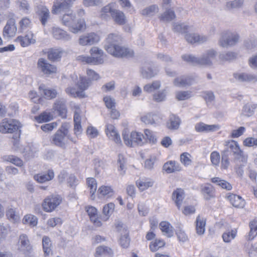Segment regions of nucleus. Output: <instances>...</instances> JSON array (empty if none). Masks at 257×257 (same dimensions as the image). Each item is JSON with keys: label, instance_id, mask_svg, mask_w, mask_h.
<instances>
[{"label": "nucleus", "instance_id": "obj_1", "mask_svg": "<svg viewBox=\"0 0 257 257\" xmlns=\"http://www.w3.org/2000/svg\"><path fill=\"white\" fill-rule=\"evenodd\" d=\"M52 13L60 14V19L62 24L67 27L69 30L73 33H78L85 26L84 20L81 18H77L71 8L63 11L59 10L56 13Z\"/></svg>", "mask_w": 257, "mask_h": 257}, {"label": "nucleus", "instance_id": "obj_2", "mask_svg": "<svg viewBox=\"0 0 257 257\" xmlns=\"http://www.w3.org/2000/svg\"><path fill=\"white\" fill-rule=\"evenodd\" d=\"M105 49L110 54L116 57H130L133 56V51L119 45L121 38L119 36L111 34L107 38Z\"/></svg>", "mask_w": 257, "mask_h": 257}, {"label": "nucleus", "instance_id": "obj_3", "mask_svg": "<svg viewBox=\"0 0 257 257\" xmlns=\"http://www.w3.org/2000/svg\"><path fill=\"white\" fill-rule=\"evenodd\" d=\"M249 227L250 231L246 236V239L248 241L247 248L248 254L250 257H253L256 255L257 253L256 242H252L253 240L257 236V221L255 220L250 221Z\"/></svg>", "mask_w": 257, "mask_h": 257}, {"label": "nucleus", "instance_id": "obj_4", "mask_svg": "<svg viewBox=\"0 0 257 257\" xmlns=\"http://www.w3.org/2000/svg\"><path fill=\"white\" fill-rule=\"evenodd\" d=\"M122 137L125 145L130 147H134L138 145L142 146L145 143L144 135L137 132H132L130 134L126 131L123 132Z\"/></svg>", "mask_w": 257, "mask_h": 257}, {"label": "nucleus", "instance_id": "obj_5", "mask_svg": "<svg viewBox=\"0 0 257 257\" xmlns=\"http://www.w3.org/2000/svg\"><path fill=\"white\" fill-rule=\"evenodd\" d=\"M239 36L236 32H231L229 31H224L221 34L219 40V45L223 48L235 45L238 41Z\"/></svg>", "mask_w": 257, "mask_h": 257}, {"label": "nucleus", "instance_id": "obj_6", "mask_svg": "<svg viewBox=\"0 0 257 257\" xmlns=\"http://www.w3.org/2000/svg\"><path fill=\"white\" fill-rule=\"evenodd\" d=\"M21 127L18 120L6 118L0 123V132L3 134L13 133L18 131Z\"/></svg>", "mask_w": 257, "mask_h": 257}, {"label": "nucleus", "instance_id": "obj_7", "mask_svg": "<svg viewBox=\"0 0 257 257\" xmlns=\"http://www.w3.org/2000/svg\"><path fill=\"white\" fill-rule=\"evenodd\" d=\"M62 198L58 195H52L46 197L42 204L44 211L51 212L54 210L61 203Z\"/></svg>", "mask_w": 257, "mask_h": 257}, {"label": "nucleus", "instance_id": "obj_8", "mask_svg": "<svg viewBox=\"0 0 257 257\" xmlns=\"http://www.w3.org/2000/svg\"><path fill=\"white\" fill-rule=\"evenodd\" d=\"M68 133V129L62 125L52 137V142L55 145L63 147L65 146V142L66 138H68L72 142H75L73 140L67 136Z\"/></svg>", "mask_w": 257, "mask_h": 257}, {"label": "nucleus", "instance_id": "obj_9", "mask_svg": "<svg viewBox=\"0 0 257 257\" xmlns=\"http://www.w3.org/2000/svg\"><path fill=\"white\" fill-rule=\"evenodd\" d=\"M222 152L229 156L233 155L238 158L243 156V152L240 149L238 144L234 140L225 142V148Z\"/></svg>", "mask_w": 257, "mask_h": 257}, {"label": "nucleus", "instance_id": "obj_10", "mask_svg": "<svg viewBox=\"0 0 257 257\" xmlns=\"http://www.w3.org/2000/svg\"><path fill=\"white\" fill-rule=\"evenodd\" d=\"M37 68L40 71L47 76L57 72L56 66L49 63L47 60L43 58H40L38 60Z\"/></svg>", "mask_w": 257, "mask_h": 257}, {"label": "nucleus", "instance_id": "obj_11", "mask_svg": "<svg viewBox=\"0 0 257 257\" xmlns=\"http://www.w3.org/2000/svg\"><path fill=\"white\" fill-rule=\"evenodd\" d=\"M217 52L213 49L205 51L199 57V65L211 66L216 60Z\"/></svg>", "mask_w": 257, "mask_h": 257}, {"label": "nucleus", "instance_id": "obj_12", "mask_svg": "<svg viewBox=\"0 0 257 257\" xmlns=\"http://www.w3.org/2000/svg\"><path fill=\"white\" fill-rule=\"evenodd\" d=\"M105 132L109 140L113 141L117 144H121L120 135L114 126L111 124H106Z\"/></svg>", "mask_w": 257, "mask_h": 257}, {"label": "nucleus", "instance_id": "obj_13", "mask_svg": "<svg viewBox=\"0 0 257 257\" xmlns=\"http://www.w3.org/2000/svg\"><path fill=\"white\" fill-rule=\"evenodd\" d=\"M17 28L16 26L15 19H10L8 21L3 30V36L5 38L14 37L17 32Z\"/></svg>", "mask_w": 257, "mask_h": 257}, {"label": "nucleus", "instance_id": "obj_14", "mask_svg": "<svg viewBox=\"0 0 257 257\" xmlns=\"http://www.w3.org/2000/svg\"><path fill=\"white\" fill-rule=\"evenodd\" d=\"M99 40V37L96 34L90 33L87 35L81 36L79 42L82 46L91 45L97 43Z\"/></svg>", "mask_w": 257, "mask_h": 257}, {"label": "nucleus", "instance_id": "obj_15", "mask_svg": "<svg viewBox=\"0 0 257 257\" xmlns=\"http://www.w3.org/2000/svg\"><path fill=\"white\" fill-rule=\"evenodd\" d=\"M15 41L23 47H28L30 45L36 43V40L34 38V34L31 32L27 33L24 36L18 37Z\"/></svg>", "mask_w": 257, "mask_h": 257}, {"label": "nucleus", "instance_id": "obj_16", "mask_svg": "<svg viewBox=\"0 0 257 257\" xmlns=\"http://www.w3.org/2000/svg\"><path fill=\"white\" fill-rule=\"evenodd\" d=\"M201 193L206 200H209L215 197V189L210 183L202 184L200 186Z\"/></svg>", "mask_w": 257, "mask_h": 257}, {"label": "nucleus", "instance_id": "obj_17", "mask_svg": "<svg viewBox=\"0 0 257 257\" xmlns=\"http://www.w3.org/2000/svg\"><path fill=\"white\" fill-rule=\"evenodd\" d=\"M155 181L152 178L146 177H140L136 182L137 186L141 191H144L152 187Z\"/></svg>", "mask_w": 257, "mask_h": 257}, {"label": "nucleus", "instance_id": "obj_18", "mask_svg": "<svg viewBox=\"0 0 257 257\" xmlns=\"http://www.w3.org/2000/svg\"><path fill=\"white\" fill-rule=\"evenodd\" d=\"M75 0H57L52 9V13H56L59 10H65L70 9Z\"/></svg>", "mask_w": 257, "mask_h": 257}, {"label": "nucleus", "instance_id": "obj_19", "mask_svg": "<svg viewBox=\"0 0 257 257\" xmlns=\"http://www.w3.org/2000/svg\"><path fill=\"white\" fill-rule=\"evenodd\" d=\"M53 37L57 40L68 41L71 40V37L66 31L59 27H53L52 29Z\"/></svg>", "mask_w": 257, "mask_h": 257}, {"label": "nucleus", "instance_id": "obj_20", "mask_svg": "<svg viewBox=\"0 0 257 257\" xmlns=\"http://www.w3.org/2000/svg\"><path fill=\"white\" fill-rule=\"evenodd\" d=\"M195 82V79L191 76H182L175 78L174 84L177 87H184L192 85Z\"/></svg>", "mask_w": 257, "mask_h": 257}, {"label": "nucleus", "instance_id": "obj_21", "mask_svg": "<svg viewBox=\"0 0 257 257\" xmlns=\"http://www.w3.org/2000/svg\"><path fill=\"white\" fill-rule=\"evenodd\" d=\"M53 109L54 111H56L61 117H66L67 108L64 99H61L57 100L54 104Z\"/></svg>", "mask_w": 257, "mask_h": 257}, {"label": "nucleus", "instance_id": "obj_22", "mask_svg": "<svg viewBox=\"0 0 257 257\" xmlns=\"http://www.w3.org/2000/svg\"><path fill=\"white\" fill-rule=\"evenodd\" d=\"M37 14L42 25L45 26L50 17L49 9L46 6H40L38 7Z\"/></svg>", "mask_w": 257, "mask_h": 257}, {"label": "nucleus", "instance_id": "obj_23", "mask_svg": "<svg viewBox=\"0 0 257 257\" xmlns=\"http://www.w3.org/2000/svg\"><path fill=\"white\" fill-rule=\"evenodd\" d=\"M85 210L89 215L90 220L95 226L100 227L102 225L101 222L97 217V209L94 207L92 206H86Z\"/></svg>", "mask_w": 257, "mask_h": 257}, {"label": "nucleus", "instance_id": "obj_24", "mask_svg": "<svg viewBox=\"0 0 257 257\" xmlns=\"http://www.w3.org/2000/svg\"><path fill=\"white\" fill-rule=\"evenodd\" d=\"M195 130L197 132H213L219 130V126L217 124H206L203 122H199L196 124Z\"/></svg>", "mask_w": 257, "mask_h": 257}, {"label": "nucleus", "instance_id": "obj_25", "mask_svg": "<svg viewBox=\"0 0 257 257\" xmlns=\"http://www.w3.org/2000/svg\"><path fill=\"white\" fill-rule=\"evenodd\" d=\"M64 51L61 48H50L47 53L48 59L52 62L59 61Z\"/></svg>", "mask_w": 257, "mask_h": 257}, {"label": "nucleus", "instance_id": "obj_26", "mask_svg": "<svg viewBox=\"0 0 257 257\" xmlns=\"http://www.w3.org/2000/svg\"><path fill=\"white\" fill-rule=\"evenodd\" d=\"M54 177V172L52 169L48 170L46 173H40L34 176L35 180L40 183H43L51 181Z\"/></svg>", "mask_w": 257, "mask_h": 257}, {"label": "nucleus", "instance_id": "obj_27", "mask_svg": "<svg viewBox=\"0 0 257 257\" xmlns=\"http://www.w3.org/2000/svg\"><path fill=\"white\" fill-rule=\"evenodd\" d=\"M185 197L184 190L181 188H177L172 193V199L175 202L177 208L180 209Z\"/></svg>", "mask_w": 257, "mask_h": 257}, {"label": "nucleus", "instance_id": "obj_28", "mask_svg": "<svg viewBox=\"0 0 257 257\" xmlns=\"http://www.w3.org/2000/svg\"><path fill=\"white\" fill-rule=\"evenodd\" d=\"M186 40L190 43H203L208 40V37L204 35L196 34H186L185 36Z\"/></svg>", "mask_w": 257, "mask_h": 257}, {"label": "nucleus", "instance_id": "obj_29", "mask_svg": "<svg viewBox=\"0 0 257 257\" xmlns=\"http://www.w3.org/2000/svg\"><path fill=\"white\" fill-rule=\"evenodd\" d=\"M181 169L180 165L175 161H168L163 166V170L168 174L180 171Z\"/></svg>", "mask_w": 257, "mask_h": 257}, {"label": "nucleus", "instance_id": "obj_30", "mask_svg": "<svg viewBox=\"0 0 257 257\" xmlns=\"http://www.w3.org/2000/svg\"><path fill=\"white\" fill-rule=\"evenodd\" d=\"M233 77L236 81L240 82H251L256 78L255 75L247 73H235Z\"/></svg>", "mask_w": 257, "mask_h": 257}, {"label": "nucleus", "instance_id": "obj_31", "mask_svg": "<svg viewBox=\"0 0 257 257\" xmlns=\"http://www.w3.org/2000/svg\"><path fill=\"white\" fill-rule=\"evenodd\" d=\"M230 203L235 207L243 208L245 205V201L239 195L231 194L227 196Z\"/></svg>", "mask_w": 257, "mask_h": 257}, {"label": "nucleus", "instance_id": "obj_32", "mask_svg": "<svg viewBox=\"0 0 257 257\" xmlns=\"http://www.w3.org/2000/svg\"><path fill=\"white\" fill-rule=\"evenodd\" d=\"M39 88L46 99H53L55 98L57 95L56 90L47 88L44 84L40 85Z\"/></svg>", "mask_w": 257, "mask_h": 257}, {"label": "nucleus", "instance_id": "obj_33", "mask_svg": "<svg viewBox=\"0 0 257 257\" xmlns=\"http://www.w3.org/2000/svg\"><path fill=\"white\" fill-rule=\"evenodd\" d=\"M180 123V118L178 116L172 114L169 117L167 122V127L169 130H176L179 128Z\"/></svg>", "mask_w": 257, "mask_h": 257}, {"label": "nucleus", "instance_id": "obj_34", "mask_svg": "<svg viewBox=\"0 0 257 257\" xmlns=\"http://www.w3.org/2000/svg\"><path fill=\"white\" fill-rule=\"evenodd\" d=\"M19 249L24 252L29 251L31 246L28 236L26 234H21L19 237Z\"/></svg>", "mask_w": 257, "mask_h": 257}, {"label": "nucleus", "instance_id": "obj_35", "mask_svg": "<svg viewBox=\"0 0 257 257\" xmlns=\"http://www.w3.org/2000/svg\"><path fill=\"white\" fill-rule=\"evenodd\" d=\"M206 219L204 217L198 215L195 221L196 233L198 235H202L205 230Z\"/></svg>", "mask_w": 257, "mask_h": 257}, {"label": "nucleus", "instance_id": "obj_36", "mask_svg": "<svg viewBox=\"0 0 257 257\" xmlns=\"http://www.w3.org/2000/svg\"><path fill=\"white\" fill-rule=\"evenodd\" d=\"M113 21L119 25H123L126 23L125 16L124 13L117 9H115L111 15Z\"/></svg>", "mask_w": 257, "mask_h": 257}, {"label": "nucleus", "instance_id": "obj_37", "mask_svg": "<svg viewBox=\"0 0 257 257\" xmlns=\"http://www.w3.org/2000/svg\"><path fill=\"white\" fill-rule=\"evenodd\" d=\"M113 254V252L112 249L107 246H99L96 249L95 255L96 257L102 255L112 256Z\"/></svg>", "mask_w": 257, "mask_h": 257}, {"label": "nucleus", "instance_id": "obj_38", "mask_svg": "<svg viewBox=\"0 0 257 257\" xmlns=\"http://www.w3.org/2000/svg\"><path fill=\"white\" fill-rule=\"evenodd\" d=\"M6 215L7 219L13 223H17L20 220V215L17 213L16 208H8L6 210Z\"/></svg>", "mask_w": 257, "mask_h": 257}, {"label": "nucleus", "instance_id": "obj_39", "mask_svg": "<svg viewBox=\"0 0 257 257\" xmlns=\"http://www.w3.org/2000/svg\"><path fill=\"white\" fill-rule=\"evenodd\" d=\"M4 162H9L18 167H22L24 165L23 161L17 156L13 155H5L2 157Z\"/></svg>", "mask_w": 257, "mask_h": 257}, {"label": "nucleus", "instance_id": "obj_40", "mask_svg": "<svg viewBox=\"0 0 257 257\" xmlns=\"http://www.w3.org/2000/svg\"><path fill=\"white\" fill-rule=\"evenodd\" d=\"M211 180L213 183L216 184L223 189L230 190L232 188V185L229 182L225 180L221 179L219 177L212 178Z\"/></svg>", "mask_w": 257, "mask_h": 257}, {"label": "nucleus", "instance_id": "obj_41", "mask_svg": "<svg viewBox=\"0 0 257 257\" xmlns=\"http://www.w3.org/2000/svg\"><path fill=\"white\" fill-rule=\"evenodd\" d=\"M115 9V4L110 3L107 6L103 7L101 12V17L102 19L107 20L109 18L107 14H110L112 15V12Z\"/></svg>", "mask_w": 257, "mask_h": 257}, {"label": "nucleus", "instance_id": "obj_42", "mask_svg": "<svg viewBox=\"0 0 257 257\" xmlns=\"http://www.w3.org/2000/svg\"><path fill=\"white\" fill-rule=\"evenodd\" d=\"M237 228H233L231 229L230 230H226L222 235L223 240L225 242H230L232 240H233L236 237L237 235Z\"/></svg>", "mask_w": 257, "mask_h": 257}, {"label": "nucleus", "instance_id": "obj_43", "mask_svg": "<svg viewBox=\"0 0 257 257\" xmlns=\"http://www.w3.org/2000/svg\"><path fill=\"white\" fill-rule=\"evenodd\" d=\"M175 18L176 15L175 12L171 9H167L165 12L159 17L160 21L163 22H170L174 20Z\"/></svg>", "mask_w": 257, "mask_h": 257}, {"label": "nucleus", "instance_id": "obj_44", "mask_svg": "<svg viewBox=\"0 0 257 257\" xmlns=\"http://www.w3.org/2000/svg\"><path fill=\"white\" fill-rule=\"evenodd\" d=\"M160 227L162 231L165 233L168 237H171L173 236V227L169 222L162 221L160 223Z\"/></svg>", "mask_w": 257, "mask_h": 257}, {"label": "nucleus", "instance_id": "obj_45", "mask_svg": "<svg viewBox=\"0 0 257 257\" xmlns=\"http://www.w3.org/2000/svg\"><path fill=\"white\" fill-rule=\"evenodd\" d=\"M141 120L146 124H153L159 120V116L155 114L148 113L141 117Z\"/></svg>", "mask_w": 257, "mask_h": 257}, {"label": "nucleus", "instance_id": "obj_46", "mask_svg": "<svg viewBox=\"0 0 257 257\" xmlns=\"http://www.w3.org/2000/svg\"><path fill=\"white\" fill-rule=\"evenodd\" d=\"M98 193L100 197H109L113 195V191L110 186H102L98 190Z\"/></svg>", "mask_w": 257, "mask_h": 257}, {"label": "nucleus", "instance_id": "obj_47", "mask_svg": "<svg viewBox=\"0 0 257 257\" xmlns=\"http://www.w3.org/2000/svg\"><path fill=\"white\" fill-rule=\"evenodd\" d=\"M35 120L38 123H43L51 120L53 119V116L50 112L44 111L38 116L35 117Z\"/></svg>", "mask_w": 257, "mask_h": 257}, {"label": "nucleus", "instance_id": "obj_48", "mask_svg": "<svg viewBox=\"0 0 257 257\" xmlns=\"http://www.w3.org/2000/svg\"><path fill=\"white\" fill-rule=\"evenodd\" d=\"M43 248L44 253L46 255H48L52 252L51 241L49 237L44 236L42 239Z\"/></svg>", "mask_w": 257, "mask_h": 257}, {"label": "nucleus", "instance_id": "obj_49", "mask_svg": "<svg viewBox=\"0 0 257 257\" xmlns=\"http://www.w3.org/2000/svg\"><path fill=\"white\" fill-rule=\"evenodd\" d=\"M158 7L156 5H153L143 9L141 14L145 16L151 17L158 13Z\"/></svg>", "mask_w": 257, "mask_h": 257}, {"label": "nucleus", "instance_id": "obj_50", "mask_svg": "<svg viewBox=\"0 0 257 257\" xmlns=\"http://www.w3.org/2000/svg\"><path fill=\"white\" fill-rule=\"evenodd\" d=\"M65 91L67 94L73 97L84 98L85 96L84 92L77 90L73 87H68Z\"/></svg>", "mask_w": 257, "mask_h": 257}, {"label": "nucleus", "instance_id": "obj_51", "mask_svg": "<svg viewBox=\"0 0 257 257\" xmlns=\"http://www.w3.org/2000/svg\"><path fill=\"white\" fill-rule=\"evenodd\" d=\"M23 222L24 224H28L30 226L34 227L37 225L38 218L34 215L27 214L24 216Z\"/></svg>", "mask_w": 257, "mask_h": 257}, {"label": "nucleus", "instance_id": "obj_52", "mask_svg": "<svg viewBox=\"0 0 257 257\" xmlns=\"http://www.w3.org/2000/svg\"><path fill=\"white\" fill-rule=\"evenodd\" d=\"M90 84V80L86 77L80 76L78 82L77 86L80 91L84 92Z\"/></svg>", "mask_w": 257, "mask_h": 257}, {"label": "nucleus", "instance_id": "obj_53", "mask_svg": "<svg viewBox=\"0 0 257 257\" xmlns=\"http://www.w3.org/2000/svg\"><path fill=\"white\" fill-rule=\"evenodd\" d=\"M182 59L190 64L194 65H199V57H197L192 54H184L182 56Z\"/></svg>", "mask_w": 257, "mask_h": 257}, {"label": "nucleus", "instance_id": "obj_54", "mask_svg": "<svg viewBox=\"0 0 257 257\" xmlns=\"http://www.w3.org/2000/svg\"><path fill=\"white\" fill-rule=\"evenodd\" d=\"M114 207V204L113 203H108L103 207V214L105 216V217H104L105 221L107 220L110 215L113 213Z\"/></svg>", "mask_w": 257, "mask_h": 257}, {"label": "nucleus", "instance_id": "obj_55", "mask_svg": "<svg viewBox=\"0 0 257 257\" xmlns=\"http://www.w3.org/2000/svg\"><path fill=\"white\" fill-rule=\"evenodd\" d=\"M236 58V54L232 52H224L219 54V59L222 61H231Z\"/></svg>", "mask_w": 257, "mask_h": 257}, {"label": "nucleus", "instance_id": "obj_56", "mask_svg": "<svg viewBox=\"0 0 257 257\" xmlns=\"http://www.w3.org/2000/svg\"><path fill=\"white\" fill-rule=\"evenodd\" d=\"M161 86L159 81H154L152 84H148L144 86V90L147 92H152L155 90L158 89Z\"/></svg>", "mask_w": 257, "mask_h": 257}, {"label": "nucleus", "instance_id": "obj_57", "mask_svg": "<svg viewBox=\"0 0 257 257\" xmlns=\"http://www.w3.org/2000/svg\"><path fill=\"white\" fill-rule=\"evenodd\" d=\"M192 96L190 91H179L176 92V98L178 100H184Z\"/></svg>", "mask_w": 257, "mask_h": 257}, {"label": "nucleus", "instance_id": "obj_58", "mask_svg": "<svg viewBox=\"0 0 257 257\" xmlns=\"http://www.w3.org/2000/svg\"><path fill=\"white\" fill-rule=\"evenodd\" d=\"M188 29V26L184 23H175L173 24V31L180 33H185Z\"/></svg>", "mask_w": 257, "mask_h": 257}, {"label": "nucleus", "instance_id": "obj_59", "mask_svg": "<svg viewBox=\"0 0 257 257\" xmlns=\"http://www.w3.org/2000/svg\"><path fill=\"white\" fill-rule=\"evenodd\" d=\"M142 74L144 77L151 78L157 75V71L156 70H154L152 68L150 67L147 68H143L142 69Z\"/></svg>", "mask_w": 257, "mask_h": 257}, {"label": "nucleus", "instance_id": "obj_60", "mask_svg": "<svg viewBox=\"0 0 257 257\" xmlns=\"http://www.w3.org/2000/svg\"><path fill=\"white\" fill-rule=\"evenodd\" d=\"M165 244V242L162 239H156L154 242H152L150 244V248L152 251H156L160 247H163Z\"/></svg>", "mask_w": 257, "mask_h": 257}, {"label": "nucleus", "instance_id": "obj_61", "mask_svg": "<svg viewBox=\"0 0 257 257\" xmlns=\"http://www.w3.org/2000/svg\"><path fill=\"white\" fill-rule=\"evenodd\" d=\"M244 2V0H234L228 2L226 4V7L228 10H232L240 8Z\"/></svg>", "mask_w": 257, "mask_h": 257}, {"label": "nucleus", "instance_id": "obj_62", "mask_svg": "<svg viewBox=\"0 0 257 257\" xmlns=\"http://www.w3.org/2000/svg\"><path fill=\"white\" fill-rule=\"evenodd\" d=\"M191 155L187 152H184L180 155V161L185 166H188L192 163V160L190 159Z\"/></svg>", "mask_w": 257, "mask_h": 257}, {"label": "nucleus", "instance_id": "obj_63", "mask_svg": "<svg viewBox=\"0 0 257 257\" xmlns=\"http://www.w3.org/2000/svg\"><path fill=\"white\" fill-rule=\"evenodd\" d=\"M88 187L90 189V192L93 195L97 189V183L94 178H88L87 179Z\"/></svg>", "mask_w": 257, "mask_h": 257}, {"label": "nucleus", "instance_id": "obj_64", "mask_svg": "<svg viewBox=\"0 0 257 257\" xmlns=\"http://www.w3.org/2000/svg\"><path fill=\"white\" fill-rule=\"evenodd\" d=\"M166 97V91L165 90L158 91L153 95V99L158 102L165 100Z\"/></svg>", "mask_w": 257, "mask_h": 257}]
</instances>
